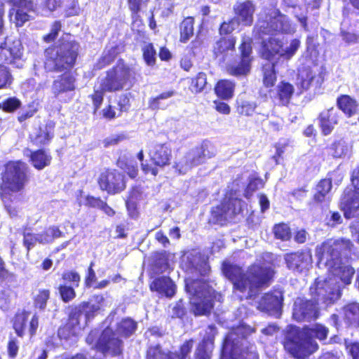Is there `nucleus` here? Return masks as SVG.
Returning <instances> with one entry per match:
<instances>
[{
    "instance_id": "f257e3e1",
    "label": "nucleus",
    "mask_w": 359,
    "mask_h": 359,
    "mask_svg": "<svg viewBox=\"0 0 359 359\" xmlns=\"http://www.w3.org/2000/svg\"><path fill=\"white\" fill-rule=\"evenodd\" d=\"M61 36L57 43H53L44 49L43 67L48 73H62L52 83L53 94L60 95L76 89V78L71 72L77 63L80 54V43L70 39V34Z\"/></svg>"
},
{
    "instance_id": "f03ea898",
    "label": "nucleus",
    "mask_w": 359,
    "mask_h": 359,
    "mask_svg": "<svg viewBox=\"0 0 359 359\" xmlns=\"http://www.w3.org/2000/svg\"><path fill=\"white\" fill-rule=\"evenodd\" d=\"M223 275L231 283L233 292L240 300L257 297L264 289L273 282L276 273L273 264L254 262L246 270L238 264L224 262Z\"/></svg>"
},
{
    "instance_id": "7ed1b4c3",
    "label": "nucleus",
    "mask_w": 359,
    "mask_h": 359,
    "mask_svg": "<svg viewBox=\"0 0 359 359\" xmlns=\"http://www.w3.org/2000/svg\"><path fill=\"white\" fill-rule=\"evenodd\" d=\"M29 167L22 160L8 161L4 165L0 184V198L12 218L18 216V208L13 205L19 201L14 193L23 191L30 180Z\"/></svg>"
},
{
    "instance_id": "20e7f679",
    "label": "nucleus",
    "mask_w": 359,
    "mask_h": 359,
    "mask_svg": "<svg viewBox=\"0 0 359 359\" xmlns=\"http://www.w3.org/2000/svg\"><path fill=\"white\" fill-rule=\"evenodd\" d=\"M355 245L348 238L327 239L316 248L318 264H323L329 269H340V279L344 284H350L355 270L349 266L339 267L343 259H349L355 252Z\"/></svg>"
},
{
    "instance_id": "39448f33",
    "label": "nucleus",
    "mask_w": 359,
    "mask_h": 359,
    "mask_svg": "<svg viewBox=\"0 0 359 359\" xmlns=\"http://www.w3.org/2000/svg\"><path fill=\"white\" fill-rule=\"evenodd\" d=\"M328 328L321 324L313 327L297 329L287 334L283 343L285 350L295 359H306L318 348L312 337L319 340L327 339Z\"/></svg>"
},
{
    "instance_id": "423d86ee",
    "label": "nucleus",
    "mask_w": 359,
    "mask_h": 359,
    "mask_svg": "<svg viewBox=\"0 0 359 359\" xmlns=\"http://www.w3.org/2000/svg\"><path fill=\"white\" fill-rule=\"evenodd\" d=\"M184 288L189 294L190 309L194 316H208L216 301L215 290L203 278H187Z\"/></svg>"
},
{
    "instance_id": "0eeeda50",
    "label": "nucleus",
    "mask_w": 359,
    "mask_h": 359,
    "mask_svg": "<svg viewBox=\"0 0 359 359\" xmlns=\"http://www.w3.org/2000/svg\"><path fill=\"white\" fill-rule=\"evenodd\" d=\"M256 332L255 327L245 323H239L231 328V334L236 336L235 339L238 341H248V345L244 346L241 344V347H238L233 340L226 337L222 344L223 350L227 351L230 346L229 354L232 359H259L255 342L248 341L251 335Z\"/></svg>"
},
{
    "instance_id": "6e6552de",
    "label": "nucleus",
    "mask_w": 359,
    "mask_h": 359,
    "mask_svg": "<svg viewBox=\"0 0 359 359\" xmlns=\"http://www.w3.org/2000/svg\"><path fill=\"white\" fill-rule=\"evenodd\" d=\"M136 70L134 67L128 65L122 58L105 72L101 79L100 86L107 93H116L124 90L128 84L129 88L136 82Z\"/></svg>"
},
{
    "instance_id": "1a4fd4ad",
    "label": "nucleus",
    "mask_w": 359,
    "mask_h": 359,
    "mask_svg": "<svg viewBox=\"0 0 359 359\" xmlns=\"http://www.w3.org/2000/svg\"><path fill=\"white\" fill-rule=\"evenodd\" d=\"M300 44L299 39H293L290 45L283 48L284 43L280 39L270 36L261 42L259 56L271 63L276 61L278 62L280 60L289 61L297 53Z\"/></svg>"
},
{
    "instance_id": "9d476101",
    "label": "nucleus",
    "mask_w": 359,
    "mask_h": 359,
    "mask_svg": "<svg viewBox=\"0 0 359 359\" xmlns=\"http://www.w3.org/2000/svg\"><path fill=\"white\" fill-rule=\"evenodd\" d=\"M233 191L230 195H225L220 203L213 206L210 210V219L212 223L221 226H226L236 216L243 212V201L232 196Z\"/></svg>"
},
{
    "instance_id": "9b49d317",
    "label": "nucleus",
    "mask_w": 359,
    "mask_h": 359,
    "mask_svg": "<svg viewBox=\"0 0 359 359\" xmlns=\"http://www.w3.org/2000/svg\"><path fill=\"white\" fill-rule=\"evenodd\" d=\"M127 182L126 174L112 168H104L100 172L97 179L99 189L110 196L124 191L127 187Z\"/></svg>"
},
{
    "instance_id": "f8f14e48",
    "label": "nucleus",
    "mask_w": 359,
    "mask_h": 359,
    "mask_svg": "<svg viewBox=\"0 0 359 359\" xmlns=\"http://www.w3.org/2000/svg\"><path fill=\"white\" fill-rule=\"evenodd\" d=\"M153 165L147 163H141V169L144 174L156 177L159 169L169 166L172 160V149L166 143L156 144L149 153Z\"/></svg>"
},
{
    "instance_id": "ddd939ff",
    "label": "nucleus",
    "mask_w": 359,
    "mask_h": 359,
    "mask_svg": "<svg viewBox=\"0 0 359 359\" xmlns=\"http://www.w3.org/2000/svg\"><path fill=\"white\" fill-rule=\"evenodd\" d=\"M252 39L250 37H243L238 46L239 60L237 62L227 66V73L233 76H243L248 75L252 67L253 60Z\"/></svg>"
},
{
    "instance_id": "4468645a",
    "label": "nucleus",
    "mask_w": 359,
    "mask_h": 359,
    "mask_svg": "<svg viewBox=\"0 0 359 359\" xmlns=\"http://www.w3.org/2000/svg\"><path fill=\"white\" fill-rule=\"evenodd\" d=\"M12 327L17 337L23 338L26 334L32 339L36 334L39 326V317L36 313L22 309L17 311L11 320Z\"/></svg>"
},
{
    "instance_id": "2eb2a0df",
    "label": "nucleus",
    "mask_w": 359,
    "mask_h": 359,
    "mask_svg": "<svg viewBox=\"0 0 359 359\" xmlns=\"http://www.w3.org/2000/svg\"><path fill=\"white\" fill-rule=\"evenodd\" d=\"M255 28L259 35H267L273 32L289 34L293 31L289 18L279 10H276L274 15L270 16L269 20L259 21Z\"/></svg>"
},
{
    "instance_id": "dca6fc26",
    "label": "nucleus",
    "mask_w": 359,
    "mask_h": 359,
    "mask_svg": "<svg viewBox=\"0 0 359 359\" xmlns=\"http://www.w3.org/2000/svg\"><path fill=\"white\" fill-rule=\"evenodd\" d=\"M325 72L323 68L314 69L309 66H303L298 69L297 86L299 93L310 88L318 90L325 81Z\"/></svg>"
},
{
    "instance_id": "f3484780",
    "label": "nucleus",
    "mask_w": 359,
    "mask_h": 359,
    "mask_svg": "<svg viewBox=\"0 0 359 359\" xmlns=\"http://www.w3.org/2000/svg\"><path fill=\"white\" fill-rule=\"evenodd\" d=\"M11 8L8 16L14 15V23L16 27H22L30 20L29 13L35 11V6L33 0H8Z\"/></svg>"
},
{
    "instance_id": "a211bd4d",
    "label": "nucleus",
    "mask_w": 359,
    "mask_h": 359,
    "mask_svg": "<svg viewBox=\"0 0 359 359\" xmlns=\"http://www.w3.org/2000/svg\"><path fill=\"white\" fill-rule=\"evenodd\" d=\"M96 346L103 354L109 353L111 356H118L122 353L123 341L112 330L107 328L101 333Z\"/></svg>"
},
{
    "instance_id": "6ab92c4d",
    "label": "nucleus",
    "mask_w": 359,
    "mask_h": 359,
    "mask_svg": "<svg viewBox=\"0 0 359 359\" xmlns=\"http://www.w3.org/2000/svg\"><path fill=\"white\" fill-rule=\"evenodd\" d=\"M318 303L316 300L297 298L294 302L292 315L297 321L316 320L319 316Z\"/></svg>"
},
{
    "instance_id": "aec40b11",
    "label": "nucleus",
    "mask_w": 359,
    "mask_h": 359,
    "mask_svg": "<svg viewBox=\"0 0 359 359\" xmlns=\"http://www.w3.org/2000/svg\"><path fill=\"white\" fill-rule=\"evenodd\" d=\"M283 294L278 290L264 293L258 302L257 309L270 314H280L283 304Z\"/></svg>"
},
{
    "instance_id": "412c9836",
    "label": "nucleus",
    "mask_w": 359,
    "mask_h": 359,
    "mask_svg": "<svg viewBox=\"0 0 359 359\" xmlns=\"http://www.w3.org/2000/svg\"><path fill=\"white\" fill-rule=\"evenodd\" d=\"M256 6L252 0H245L237 2L233 8L234 16L237 25L250 27L254 22V14Z\"/></svg>"
},
{
    "instance_id": "4be33fe9",
    "label": "nucleus",
    "mask_w": 359,
    "mask_h": 359,
    "mask_svg": "<svg viewBox=\"0 0 359 359\" xmlns=\"http://www.w3.org/2000/svg\"><path fill=\"white\" fill-rule=\"evenodd\" d=\"M287 267L292 271L302 272L312 264V253L310 249L291 252L285 255Z\"/></svg>"
},
{
    "instance_id": "5701e85b",
    "label": "nucleus",
    "mask_w": 359,
    "mask_h": 359,
    "mask_svg": "<svg viewBox=\"0 0 359 359\" xmlns=\"http://www.w3.org/2000/svg\"><path fill=\"white\" fill-rule=\"evenodd\" d=\"M332 189L331 178L320 179L315 185L314 191L308 205L313 209L316 207H323L324 204L329 203L331 198L330 194Z\"/></svg>"
},
{
    "instance_id": "b1692460",
    "label": "nucleus",
    "mask_w": 359,
    "mask_h": 359,
    "mask_svg": "<svg viewBox=\"0 0 359 359\" xmlns=\"http://www.w3.org/2000/svg\"><path fill=\"white\" fill-rule=\"evenodd\" d=\"M55 123L48 121L39 126L36 131L29 135L30 143L38 148H44L48 145L54 137Z\"/></svg>"
},
{
    "instance_id": "393cba45",
    "label": "nucleus",
    "mask_w": 359,
    "mask_h": 359,
    "mask_svg": "<svg viewBox=\"0 0 359 359\" xmlns=\"http://www.w3.org/2000/svg\"><path fill=\"white\" fill-rule=\"evenodd\" d=\"M104 297L101 294H93L88 301L81 302L78 307H74L72 311H79V318L84 314L86 320H90L95 318L101 310Z\"/></svg>"
},
{
    "instance_id": "a878e982",
    "label": "nucleus",
    "mask_w": 359,
    "mask_h": 359,
    "mask_svg": "<svg viewBox=\"0 0 359 359\" xmlns=\"http://www.w3.org/2000/svg\"><path fill=\"white\" fill-rule=\"evenodd\" d=\"M340 118L341 114L334 107H331L320 111L317 119L322 134L325 136L331 134L334 127L339 123Z\"/></svg>"
},
{
    "instance_id": "bb28decb",
    "label": "nucleus",
    "mask_w": 359,
    "mask_h": 359,
    "mask_svg": "<svg viewBox=\"0 0 359 359\" xmlns=\"http://www.w3.org/2000/svg\"><path fill=\"white\" fill-rule=\"evenodd\" d=\"M81 329L79 311H70L67 320L57 330V336L61 340H69L76 337Z\"/></svg>"
},
{
    "instance_id": "cd10ccee",
    "label": "nucleus",
    "mask_w": 359,
    "mask_h": 359,
    "mask_svg": "<svg viewBox=\"0 0 359 359\" xmlns=\"http://www.w3.org/2000/svg\"><path fill=\"white\" fill-rule=\"evenodd\" d=\"M149 290L151 292L168 298L173 297L177 291V286L175 282L168 276H158L149 283Z\"/></svg>"
},
{
    "instance_id": "c85d7f7f",
    "label": "nucleus",
    "mask_w": 359,
    "mask_h": 359,
    "mask_svg": "<svg viewBox=\"0 0 359 359\" xmlns=\"http://www.w3.org/2000/svg\"><path fill=\"white\" fill-rule=\"evenodd\" d=\"M341 210L344 212L346 219H351L359 210V191L350 189L346 192L341 198Z\"/></svg>"
},
{
    "instance_id": "c756f323",
    "label": "nucleus",
    "mask_w": 359,
    "mask_h": 359,
    "mask_svg": "<svg viewBox=\"0 0 359 359\" xmlns=\"http://www.w3.org/2000/svg\"><path fill=\"white\" fill-rule=\"evenodd\" d=\"M53 157L50 151L44 148L30 151L29 161L37 170H42L51 165Z\"/></svg>"
},
{
    "instance_id": "7c9ffc66",
    "label": "nucleus",
    "mask_w": 359,
    "mask_h": 359,
    "mask_svg": "<svg viewBox=\"0 0 359 359\" xmlns=\"http://www.w3.org/2000/svg\"><path fill=\"white\" fill-rule=\"evenodd\" d=\"M123 51V47L116 44L108 49L104 50L93 65V69L100 71L111 65L118 55Z\"/></svg>"
},
{
    "instance_id": "2f4dec72",
    "label": "nucleus",
    "mask_w": 359,
    "mask_h": 359,
    "mask_svg": "<svg viewBox=\"0 0 359 359\" xmlns=\"http://www.w3.org/2000/svg\"><path fill=\"white\" fill-rule=\"evenodd\" d=\"M22 56L20 44L15 42L8 43L6 41L0 45V61L5 64H12Z\"/></svg>"
},
{
    "instance_id": "473e14b6",
    "label": "nucleus",
    "mask_w": 359,
    "mask_h": 359,
    "mask_svg": "<svg viewBox=\"0 0 359 359\" xmlns=\"http://www.w3.org/2000/svg\"><path fill=\"white\" fill-rule=\"evenodd\" d=\"M236 88L233 81L226 79L218 80L214 87L215 94L222 100H229L233 98Z\"/></svg>"
},
{
    "instance_id": "72a5a7b5",
    "label": "nucleus",
    "mask_w": 359,
    "mask_h": 359,
    "mask_svg": "<svg viewBox=\"0 0 359 359\" xmlns=\"http://www.w3.org/2000/svg\"><path fill=\"white\" fill-rule=\"evenodd\" d=\"M213 156L208 150V146L206 144H201L195 147L188 156L187 164L190 167H195L202 164L205 161Z\"/></svg>"
},
{
    "instance_id": "f704fd0d",
    "label": "nucleus",
    "mask_w": 359,
    "mask_h": 359,
    "mask_svg": "<svg viewBox=\"0 0 359 359\" xmlns=\"http://www.w3.org/2000/svg\"><path fill=\"white\" fill-rule=\"evenodd\" d=\"M336 104L347 117H351L357 113L358 109V103L357 100L349 95L341 94L339 95L336 100Z\"/></svg>"
},
{
    "instance_id": "c9c22d12",
    "label": "nucleus",
    "mask_w": 359,
    "mask_h": 359,
    "mask_svg": "<svg viewBox=\"0 0 359 359\" xmlns=\"http://www.w3.org/2000/svg\"><path fill=\"white\" fill-rule=\"evenodd\" d=\"M236 38L233 36H220L213 48L215 56L225 57L229 51L235 50Z\"/></svg>"
},
{
    "instance_id": "e433bc0d",
    "label": "nucleus",
    "mask_w": 359,
    "mask_h": 359,
    "mask_svg": "<svg viewBox=\"0 0 359 359\" xmlns=\"http://www.w3.org/2000/svg\"><path fill=\"white\" fill-rule=\"evenodd\" d=\"M276 97L281 106H288L294 93L293 85L287 81H281L276 86Z\"/></svg>"
},
{
    "instance_id": "4c0bfd02",
    "label": "nucleus",
    "mask_w": 359,
    "mask_h": 359,
    "mask_svg": "<svg viewBox=\"0 0 359 359\" xmlns=\"http://www.w3.org/2000/svg\"><path fill=\"white\" fill-rule=\"evenodd\" d=\"M208 328L210 331V335L204 337L202 341L198 344L195 352L194 359H210L211 354L208 351L206 346L208 343L213 344L215 335L217 333V329L214 325H208Z\"/></svg>"
},
{
    "instance_id": "58836bf2",
    "label": "nucleus",
    "mask_w": 359,
    "mask_h": 359,
    "mask_svg": "<svg viewBox=\"0 0 359 359\" xmlns=\"http://www.w3.org/2000/svg\"><path fill=\"white\" fill-rule=\"evenodd\" d=\"M344 320L348 327H359V303L350 302L343 307Z\"/></svg>"
},
{
    "instance_id": "ea45409f",
    "label": "nucleus",
    "mask_w": 359,
    "mask_h": 359,
    "mask_svg": "<svg viewBox=\"0 0 359 359\" xmlns=\"http://www.w3.org/2000/svg\"><path fill=\"white\" fill-rule=\"evenodd\" d=\"M195 340L192 338L185 340L179 347L178 351H168L163 359H187L194 347Z\"/></svg>"
},
{
    "instance_id": "a19ab883",
    "label": "nucleus",
    "mask_w": 359,
    "mask_h": 359,
    "mask_svg": "<svg viewBox=\"0 0 359 359\" xmlns=\"http://www.w3.org/2000/svg\"><path fill=\"white\" fill-rule=\"evenodd\" d=\"M195 20L192 16L184 18L179 25L180 41L187 43L194 35Z\"/></svg>"
},
{
    "instance_id": "79ce46f5",
    "label": "nucleus",
    "mask_w": 359,
    "mask_h": 359,
    "mask_svg": "<svg viewBox=\"0 0 359 359\" xmlns=\"http://www.w3.org/2000/svg\"><path fill=\"white\" fill-rule=\"evenodd\" d=\"M116 165L121 168L130 179H135L138 176L139 169L137 162L128 157L118 158Z\"/></svg>"
},
{
    "instance_id": "37998d69",
    "label": "nucleus",
    "mask_w": 359,
    "mask_h": 359,
    "mask_svg": "<svg viewBox=\"0 0 359 359\" xmlns=\"http://www.w3.org/2000/svg\"><path fill=\"white\" fill-rule=\"evenodd\" d=\"M189 89L194 94L201 93L205 88L207 82V75L205 72H198L194 76L188 78Z\"/></svg>"
},
{
    "instance_id": "c03bdc74",
    "label": "nucleus",
    "mask_w": 359,
    "mask_h": 359,
    "mask_svg": "<svg viewBox=\"0 0 359 359\" xmlns=\"http://www.w3.org/2000/svg\"><path fill=\"white\" fill-rule=\"evenodd\" d=\"M257 108V104L240 96L236 101V109L241 116H250Z\"/></svg>"
},
{
    "instance_id": "a18cd8bd",
    "label": "nucleus",
    "mask_w": 359,
    "mask_h": 359,
    "mask_svg": "<svg viewBox=\"0 0 359 359\" xmlns=\"http://www.w3.org/2000/svg\"><path fill=\"white\" fill-rule=\"evenodd\" d=\"M137 324L130 318H123L116 325V332L122 337H128L137 330Z\"/></svg>"
},
{
    "instance_id": "49530a36",
    "label": "nucleus",
    "mask_w": 359,
    "mask_h": 359,
    "mask_svg": "<svg viewBox=\"0 0 359 359\" xmlns=\"http://www.w3.org/2000/svg\"><path fill=\"white\" fill-rule=\"evenodd\" d=\"M328 289L325 281L316 280L314 284L310 287L309 292L314 300L318 302L319 299H323L325 302L327 299V294L330 293Z\"/></svg>"
},
{
    "instance_id": "de8ad7c7",
    "label": "nucleus",
    "mask_w": 359,
    "mask_h": 359,
    "mask_svg": "<svg viewBox=\"0 0 359 359\" xmlns=\"http://www.w3.org/2000/svg\"><path fill=\"white\" fill-rule=\"evenodd\" d=\"M126 1L128 9L130 11L132 24H142V20L140 13L142 11V6L146 4V1L144 0H126Z\"/></svg>"
},
{
    "instance_id": "09e8293b",
    "label": "nucleus",
    "mask_w": 359,
    "mask_h": 359,
    "mask_svg": "<svg viewBox=\"0 0 359 359\" xmlns=\"http://www.w3.org/2000/svg\"><path fill=\"white\" fill-rule=\"evenodd\" d=\"M277 65V61L272 62L270 65L267 67H263V78L262 81L263 84L266 88H271L274 86L276 80V66Z\"/></svg>"
},
{
    "instance_id": "8fccbe9b",
    "label": "nucleus",
    "mask_w": 359,
    "mask_h": 359,
    "mask_svg": "<svg viewBox=\"0 0 359 359\" xmlns=\"http://www.w3.org/2000/svg\"><path fill=\"white\" fill-rule=\"evenodd\" d=\"M272 231L275 238L282 241H290L292 237V232L289 225L284 222L274 224Z\"/></svg>"
},
{
    "instance_id": "3c124183",
    "label": "nucleus",
    "mask_w": 359,
    "mask_h": 359,
    "mask_svg": "<svg viewBox=\"0 0 359 359\" xmlns=\"http://www.w3.org/2000/svg\"><path fill=\"white\" fill-rule=\"evenodd\" d=\"M60 299L64 303H69L76 297L75 287L71 285L61 283L57 287Z\"/></svg>"
},
{
    "instance_id": "603ef678",
    "label": "nucleus",
    "mask_w": 359,
    "mask_h": 359,
    "mask_svg": "<svg viewBox=\"0 0 359 359\" xmlns=\"http://www.w3.org/2000/svg\"><path fill=\"white\" fill-rule=\"evenodd\" d=\"M50 297L49 289H40L38 293L33 297V304L35 309L43 311L47 306V303Z\"/></svg>"
},
{
    "instance_id": "864d4df0",
    "label": "nucleus",
    "mask_w": 359,
    "mask_h": 359,
    "mask_svg": "<svg viewBox=\"0 0 359 359\" xmlns=\"http://www.w3.org/2000/svg\"><path fill=\"white\" fill-rule=\"evenodd\" d=\"M61 10L65 18L78 15L81 10L79 0H63Z\"/></svg>"
},
{
    "instance_id": "5fc2aeb1",
    "label": "nucleus",
    "mask_w": 359,
    "mask_h": 359,
    "mask_svg": "<svg viewBox=\"0 0 359 359\" xmlns=\"http://www.w3.org/2000/svg\"><path fill=\"white\" fill-rule=\"evenodd\" d=\"M264 185L265 182L262 178L258 177L250 178L244 190L245 198H250L255 191L264 188Z\"/></svg>"
},
{
    "instance_id": "6e6d98bb",
    "label": "nucleus",
    "mask_w": 359,
    "mask_h": 359,
    "mask_svg": "<svg viewBox=\"0 0 359 359\" xmlns=\"http://www.w3.org/2000/svg\"><path fill=\"white\" fill-rule=\"evenodd\" d=\"M62 27V24L60 20H57L53 21L50 25V32L42 36V41L46 43L54 42L57 38Z\"/></svg>"
},
{
    "instance_id": "4d7b16f0",
    "label": "nucleus",
    "mask_w": 359,
    "mask_h": 359,
    "mask_svg": "<svg viewBox=\"0 0 359 359\" xmlns=\"http://www.w3.org/2000/svg\"><path fill=\"white\" fill-rule=\"evenodd\" d=\"M330 154L334 158L342 157L346 154L347 147L344 141L335 140L328 147Z\"/></svg>"
},
{
    "instance_id": "13d9d810",
    "label": "nucleus",
    "mask_w": 359,
    "mask_h": 359,
    "mask_svg": "<svg viewBox=\"0 0 359 359\" xmlns=\"http://www.w3.org/2000/svg\"><path fill=\"white\" fill-rule=\"evenodd\" d=\"M22 102L16 97H10L1 102L0 108L6 113H13L21 107Z\"/></svg>"
},
{
    "instance_id": "bf43d9fd",
    "label": "nucleus",
    "mask_w": 359,
    "mask_h": 359,
    "mask_svg": "<svg viewBox=\"0 0 359 359\" xmlns=\"http://www.w3.org/2000/svg\"><path fill=\"white\" fill-rule=\"evenodd\" d=\"M13 77L8 67L0 64V89L10 88Z\"/></svg>"
},
{
    "instance_id": "052dcab7",
    "label": "nucleus",
    "mask_w": 359,
    "mask_h": 359,
    "mask_svg": "<svg viewBox=\"0 0 359 359\" xmlns=\"http://www.w3.org/2000/svg\"><path fill=\"white\" fill-rule=\"evenodd\" d=\"M61 279L63 281L62 283L67 285L69 283L71 285L78 287L81 282V276L74 270H66L62 273Z\"/></svg>"
},
{
    "instance_id": "680f3d73",
    "label": "nucleus",
    "mask_w": 359,
    "mask_h": 359,
    "mask_svg": "<svg viewBox=\"0 0 359 359\" xmlns=\"http://www.w3.org/2000/svg\"><path fill=\"white\" fill-rule=\"evenodd\" d=\"M156 52L152 43H148L142 48V57L148 66L153 67L156 64Z\"/></svg>"
},
{
    "instance_id": "e2e57ef3",
    "label": "nucleus",
    "mask_w": 359,
    "mask_h": 359,
    "mask_svg": "<svg viewBox=\"0 0 359 359\" xmlns=\"http://www.w3.org/2000/svg\"><path fill=\"white\" fill-rule=\"evenodd\" d=\"M107 93L104 90V89L100 86L98 89H94L93 93L89 95V97L92 100L93 103V113L95 114L104 101V93Z\"/></svg>"
},
{
    "instance_id": "0e129e2a",
    "label": "nucleus",
    "mask_w": 359,
    "mask_h": 359,
    "mask_svg": "<svg viewBox=\"0 0 359 359\" xmlns=\"http://www.w3.org/2000/svg\"><path fill=\"white\" fill-rule=\"evenodd\" d=\"M132 95L130 93L121 94L117 100V106L118 110V116H121L123 112H128L130 107V99Z\"/></svg>"
},
{
    "instance_id": "69168bd1",
    "label": "nucleus",
    "mask_w": 359,
    "mask_h": 359,
    "mask_svg": "<svg viewBox=\"0 0 359 359\" xmlns=\"http://www.w3.org/2000/svg\"><path fill=\"white\" fill-rule=\"evenodd\" d=\"M154 266L161 273L165 272L168 269V260L165 252H157L155 255Z\"/></svg>"
},
{
    "instance_id": "338daca9",
    "label": "nucleus",
    "mask_w": 359,
    "mask_h": 359,
    "mask_svg": "<svg viewBox=\"0 0 359 359\" xmlns=\"http://www.w3.org/2000/svg\"><path fill=\"white\" fill-rule=\"evenodd\" d=\"M37 111L38 109L33 104H29L26 109L18 113L17 120L20 123H23L27 120L32 118Z\"/></svg>"
},
{
    "instance_id": "774afa93",
    "label": "nucleus",
    "mask_w": 359,
    "mask_h": 359,
    "mask_svg": "<svg viewBox=\"0 0 359 359\" xmlns=\"http://www.w3.org/2000/svg\"><path fill=\"white\" fill-rule=\"evenodd\" d=\"M236 20L231 18L226 21H223L219 27V34L220 36H229L235 30L234 25Z\"/></svg>"
}]
</instances>
